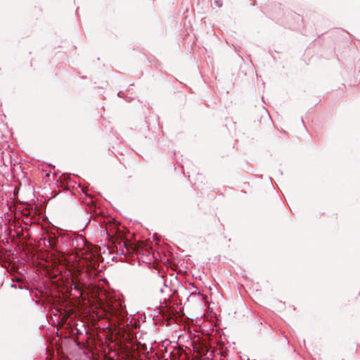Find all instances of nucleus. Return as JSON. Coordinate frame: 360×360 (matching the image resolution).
Listing matches in <instances>:
<instances>
[{
    "mask_svg": "<svg viewBox=\"0 0 360 360\" xmlns=\"http://www.w3.org/2000/svg\"><path fill=\"white\" fill-rule=\"evenodd\" d=\"M122 241L119 242V245H121ZM124 247L127 250V253H132L134 252L138 251L139 248V245L134 244L128 240L122 241Z\"/></svg>",
    "mask_w": 360,
    "mask_h": 360,
    "instance_id": "f257e3e1",
    "label": "nucleus"
},
{
    "mask_svg": "<svg viewBox=\"0 0 360 360\" xmlns=\"http://www.w3.org/2000/svg\"><path fill=\"white\" fill-rule=\"evenodd\" d=\"M82 257L86 260H91L95 257V253L93 252V248L91 246L87 247V250H84L82 252Z\"/></svg>",
    "mask_w": 360,
    "mask_h": 360,
    "instance_id": "f03ea898",
    "label": "nucleus"
},
{
    "mask_svg": "<svg viewBox=\"0 0 360 360\" xmlns=\"http://www.w3.org/2000/svg\"><path fill=\"white\" fill-rule=\"evenodd\" d=\"M73 285H74V289L81 292L82 287L80 286L79 283L77 282L76 281H73Z\"/></svg>",
    "mask_w": 360,
    "mask_h": 360,
    "instance_id": "7ed1b4c3",
    "label": "nucleus"
},
{
    "mask_svg": "<svg viewBox=\"0 0 360 360\" xmlns=\"http://www.w3.org/2000/svg\"><path fill=\"white\" fill-rule=\"evenodd\" d=\"M169 311H170V309H169L168 307H162V309H160V312L163 314V315H165L166 314H169Z\"/></svg>",
    "mask_w": 360,
    "mask_h": 360,
    "instance_id": "20e7f679",
    "label": "nucleus"
}]
</instances>
